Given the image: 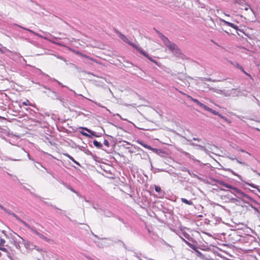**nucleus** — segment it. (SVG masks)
I'll list each match as a JSON object with an SVG mask.
<instances>
[{
	"mask_svg": "<svg viewBox=\"0 0 260 260\" xmlns=\"http://www.w3.org/2000/svg\"><path fill=\"white\" fill-rule=\"evenodd\" d=\"M159 37L163 42L164 45L172 52L175 55L178 56L181 54V50L178 46L174 43L171 42L168 38L161 32L157 31Z\"/></svg>",
	"mask_w": 260,
	"mask_h": 260,
	"instance_id": "1",
	"label": "nucleus"
},
{
	"mask_svg": "<svg viewBox=\"0 0 260 260\" xmlns=\"http://www.w3.org/2000/svg\"><path fill=\"white\" fill-rule=\"evenodd\" d=\"M6 213L11 215L14 217L16 218V219L19 221L20 222L22 223L31 232L34 233L35 235H37L39 237H40L41 239H42L44 240H45L47 242H49L50 241V239L46 237L43 235L41 234L40 233H39L38 231L36 230V229L33 227L30 226L29 224H28L24 220L21 219L17 215H16L15 213H12L11 211L7 210V211H4Z\"/></svg>",
	"mask_w": 260,
	"mask_h": 260,
	"instance_id": "2",
	"label": "nucleus"
},
{
	"mask_svg": "<svg viewBox=\"0 0 260 260\" xmlns=\"http://www.w3.org/2000/svg\"><path fill=\"white\" fill-rule=\"evenodd\" d=\"M116 34L118 35L119 37L124 42L128 44L129 45L132 46L133 47L136 48L137 50H138L139 48V47L137 45H136L135 44L133 43V42H131L124 35L121 34L119 31L117 30L116 31Z\"/></svg>",
	"mask_w": 260,
	"mask_h": 260,
	"instance_id": "3",
	"label": "nucleus"
},
{
	"mask_svg": "<svg viewBox=\"0 0 260 260\" xmlns=\"http://www.w3.org/2000/svg\"><path fill=\"white\" fill-rule=\"evenodd\" d=\"M215 181L219 185H222L228 188L232 189L235 192H236L238 194L242 193L241 191L240 190H239V189H238L237 188L233 187L230 184H226L221 180H216Z\"/></svg>",
	"mask_w": 260,
	"mask_h": 260,
	"instance_id": "4",
	"label": "nucleus"
},
{
	"mask_svg": "<svg viewBox=\"0 0 260 260\" xmlns=\"http://www.w3.org/2000/svg\"><path fill=\"white\" fill-rule=\"evenodd\" d=\"M182 239L187 244V245L190 248L193 249L196 251L197 256H198L199 257H200L201 258H203L204 257L203 254L200 251H199L197 249V248L196 247V246L194 245H193V244H191V243H190L188 241H186L183 238H182Z\"/></svg>",
	"mask_w": 260,
	"mask_h": 260,
	"instance_id": "5",
	"label": "nucleus"
},
{
	"mask_svg": "<svg viewBox=\"0 0 260 260\" xmlns=\"http://www.w3.org/2000/svg\"><path fill=\"white\" fill-rule=\"evenodd\" d=\"M231 96H242V95H245L244 93L241 91V90L237 89L235 88H233L231 89Z\"/></svg>",
	"mask_w": 260,
	"mask_h": 260,
	"instance_id": "6",
	"label": "nucleus"
},
{
	"mask_svg": "<svg viewBox=\"0 0 260 260\" xmlns=\"http://www.w3.org/2000/svg\"><path fill=\"white\" fill-rule=\"evenodd\" d=\"M137 50H138L141 53V54H142L144 56L147 57L149 60H150L152 62H153L156 65L158 66V62L156 60L153 59L152 57L149 56V55L147 53H146L145 51H144L140 47H139Z\"/></svg>",
	"mask_w": 260,
	"mask_h": 260,
	"instance_id": "7",
	"label": "nucleus"
},
{
	"mask_svg": "<svg viewBox=\"0 0 260 260\" xmlns=\"http://www.w3.org/2000/svg\"><path fill=\"white\" fill-rule=\"evenodd\" d=\"M137 142H138V143L140 144L141 145H142V146H143L144 147H145L148 149L151 150L154 152H157V150L156 149L153 148L151 147L150 146L144 144L141 141L138 140V141H137Z\"/></svg>",
	"mask_w": 260,
	"mask_h": 260,
	"instance_id": "8",
	"label": "nucleus"
},
{
	"mask_svg": "<svg viewBox=\"0 0 260 260\" xmlns=\"http://www.w3.org/2000/svg\"><path fill=\"white\" fill-rule=\"evenodd\" d=\"M5 243H6V241L4 239L1 238H0V250H2V251L7 252L8 250L5 247Z\"/></svg>",
	"mask_w": 260,
	"mask_h": 260,
	"instance_id": "9",
	"label": "nucleus"
},
{
	"mask_svg": "<svg viewBox=\"0 0 260 260\" xmlns=\"http://www.w3.org/2000/svg\"><path fill=\"white\" fill-rule=\"evenodd\" d=\"M154 189H155V190L159 193V197L160 198H163L165 196V192L164 191H162L161 189V188L158 186H157V185H154Z\"/></svg>",
	"mask_w": 260,
	"mask_h": 260,
	"instance_id": "10",
	"label": "nucleus"
},
{
	"mask_svg": "<svg viewBox=\"0 0 260 260\" xmlns=\"http://www.w3.org/2000/svg\"><path fill=\"white\" fill-rule=\"evenodd\" d=\"M219 20L222 22H223L225 24L227 25L228 26H230L235 29H238V26H236V25L234 24L233 23H231V22H229L228 21H226L222 19H220Z\"/></svg>",
	"mask_w": 260,
	"mask_h": 260,
	"instance_id": "11",
	"label": "nucleus"
},
{
	"mask_svg": "<svg viewBox=\"0 0 260 260\" xmlns=\"http://www.w3.org/2000/svg\"><path fill=\"white\" fill-rule=\"evenodd\" d=\"M225 170H226V171H228V172H231V173L232 174H233L234 175H235V176H236L238 177L239 178V179H240V180L242 181V177H241L240 175H238V174H237L236 172H234L233 170H232V169H230V168H228V169H225Z\"/></svg>",
	"mask_w": 260,
	"mask_h": 260,
	"instance_id": "12",
	"label": "nucleus"
},
{
	"mask_svg": "<svg viewBox=\"0 0 260 260\" xmlns=\"http://www.w3.org/2000/svg\"><path fill=\"white\" fill-rule=\"evenodd\" d=\"M204 110L212 113L214 115H218V112L216 111L215 110H214L212 109L211 108L207 107V106L205 107Z\"/></svg>",
	"mask_w": 260,
	"mask_h": 260,
	"instance_id": "13",
	"label": "nucleus"
},
{
	"mask_svg": "<svg viewBox=\"0 0 260 260\" xmlns=\"http://www.w3.org/2000/svg\"><path fill=\"white\" fill-rule=\"evenodd\" d=\"M83 129L88 132V133L89 134H88L89 135V136H88L89 137H96V135L94 132H93V131L88 129L87 128H83Z\"/></svg>",
	"mask_w": 260,
	"mask_h": 260,
	"instance_id": "14",
	"label": "nucleus"
},
{
	"mask_svg": "<svg viewBox=\"0 0 260 260\" xmlns=\"http://www.w3.org/2000/svg\"><path fill=\"white\" fill-rule=\"evenodd\" d=\"M220 92H222V94H223L224 95H225L226 96H231V89L228 90H220Z\"/></svg>",
	"mask_w": 260,
	"mask_h": 260,
	"instance_id": "15",
	"label": "nucleus"
},
{
	"mask_svg": "<svg viewBox=\"0 0 260 260\" xmlns=\"http://www.w3.org/2000/svg\"><path fill=\"white\" fill-rule=\"evenodd\" d=\"M93 143V145L98 148H102L103 147L102 144L96 140H94Z\"/></svg>",
	"mask_w": 260,
	"mask_h": 260,
	"instance_id": "16",
	"label": "nucleus"
},
{
	"mask_svg": "<svg viewBox=\"0 0 260 260\" xmlns=\"http://www.w3.org/2000/svg\"><path fill=\"white\" fill-rule=\"evenodd\" d=\"M181 201L186 204H187V205H192L193 204V203L192 201H188L187 200H186V199L185 198H181Z\"/></svg>",
	"mask_w": 260,
	"mask_h": 260,
	"instance_id": "17",
	"label": "nucleus"
},
{
	"mask_svg": "<svg viewBox=\"0 0 260 260\" xmlns=\"http://www.w3.org/2000/svg\"><path fill=\"white\" fill-rule=\"evenodd\" d=\"M194 103H196L199 106H200V107H201L202 108H203L204 109H205V107L206 106V105H205L203 103H201L200 101H199L197 99L195 100Z\"/></svg>",
	"mask_w": 260,
	"mask_h": 260,
	"instance_id": "18",
	"label": "nucleus"
},
{
	"mask_svg": "<svg viewBox=\"0 0 260 260\" xmlns=\"http://www.w3.org/2000/svg\"><path fill=\"white\" fill-rule=\"evenodd\" d=\"M194 103H196L199 106H200V107H201L202 108H203L204 109H205V107L206 106V105H205L203 103H201L200 101H199L197 99L195 100Z\"/></svg>",
	"mask_w": 260,
	"mask_h": 260,
	"instance_id": "19",
	"label": "nucleus"
},
{
	"mask_svg": "<svg viewBox=\"0 0 260 260\" xmlns=\"http://www.w3.org/2000/svg\"><path fill=\"white\" fill-rule=\"evenodd\" d=\"M64 155L67 156L69 159H70L72 161H73L74 163H75L76 164H77V165L78 166H80V164L78 162H77V161H76L74 158L73 157H72L71 155H70L69 154H64Z\"/></svg>",
	"mask_w": 260,
	"mask_h": 260,
	"instance_id": "20",
	"label": "nucleus"
},
{
	"mask_svg": "<svg viewBox=\"0 0 260 260\" xmlns=\"http://www.w3.org/2000/svg\"><path fill=\"white\" fill-rule=\"evenodd\" d=\"M81 55L86 58H87L88 59H90V60H92V61H93L94 62H95L96 63H99L96 60H95L94 59L89 57V56H87L86 55H85V54H81Z\"/></svg>",
	"mask_w": 260,
	"mask_h": 260,
	"instance_id": "21",
	"label": "nucleus"
},
{
	"mask_svg": "<svg viewBox=\"0 0 260 260\" xmlns=\"http://www.w3.org/2000/svg\"><path fill=\"white\" fill-rule=\"evenodd\" d=\"M182 78H184L185 80H187L188 79H192V78L189 77V76H186L185 75H182L181 76H180L179 77H178V79H179L180 80H182Z\"/></svg>",
	"mask_w": 260,
	"mask_h": 260,
	"instance_id": "22",
	"label": "nucleus"
},
{
	"mask_svg": "<svg viewBox=\"0 0 260 260\" xmlns=\"http://www.w3.org/2000/svg\"><path fill=\"white\" fill-rule=\"evenodd\" d=\"M21 28H22L23 29H25V30H26L28 31H29L31 33H32L33 34H34L35 35H36V36H40V37H41L40 35H39L38 34L35 32V31H32V30L31 29H29L28 28H24V27H21Z\"/></svg>",
	"mask_w": 260,
	"mask_h": 260,
	"instance_id": "23",
	"label": "nucleus"
},
{
	"mask_svg": "<svg viewBox=\"0 0 260 260\" xmlns=\"http://www.w3.org/2000/svg\"><path fill=\"white\" fill-rule=\"evenodd\" d=\"M235 3H238L241 6L245 5V4L244 0H235Z\"/></svg>",
	"mask_w": 260,
	"mask_h": 260,
	"instance_id": "24",
	"label": "nucleus"
},
{
	"mask_svg": "<svg viewBox=\"0 0 260 260\" xmlns=\"http://www.w3.org/2000/svg\"><path fill=\"white\" fill-rule=\"evenodd\" d=\"M237 67L239 68L244 73H245V74H246L247 75L250 76V75L248 74L244 70L243 68L240 66L239 64H237Z\"/></svg>",
	"mask_w": 260,
	"mask_h": 260,
	"instance_id": "25",
	"label": "nucleus"
},
{
	"mask_svg": "<svg viewBox=\"0 0 260 260\" xmlns=\"http://www.w3.org/2000/svg\"><path fill=\"white\" fill-rule=\"evenodd\" d=\"M22 105L25 106H31V104L30 103L29 101L28 100H26L25 101L22 102Z\"/></svg>",
	"mask_w": 260,
	"mask_h": 260,
	"instance_id": "26",
	"label": "nucleus"
},
{
	"mask_svg": "<svg viewBox=\"0 0 260 260\" xmlns=\"http://www.w3.org/2000/svg\"><path fill=\"white\" fill-rule=\"evenodd\" d=\"M190 144L192 146H197V147H198L199 148H201V149H203L204 148L203 146H201L200 145H198V144H194V143H192V142H191L190 143Z\"/></svg>",
	"mask_w": 260,
	"mask_h": 260,
	"instance_id": "27",
	"label": "nucleus"
},
{
	"mask_svg": "<svg viewBox=\"0 0 260 260\" xmlns=\"http://www.w3.org/2000/svg\"><path fill=\"white\" fill-rule=\"evenodd\" d=\"M182 153L185 155V156H186L187 157L190 158H191V159H193L192 158V156H191L189 153H188V152H182Z\"/></svg>",
	"mask_w": 260,
	"mask_h": 260,
	"instance_id": "28",
	"label": "nucleus"
},
{
	"mask_svg": "<svg viewBox=\"0 0 260 260\" xmlns=\"http://www.w3.org/2000/svg\"><path fill=\"white\" fill-rule=\"evenodd\" d=\"M23 242V243L25 245V246H26L29 243V242L27 241H26L25 240H24L22 237H21L20 236H18Z\"/></svg>",
	"mask_w": 260,
	"mask_h": 260,
	"instance_id": "29",
	"label": "nucleus"
},
{
	"mask_svg": "<svg viewBox=\"0 0 260 260\" xmlns=\"http://www.w3.org/2000/svg\"><path fill=\"white\" fill-rule=\"evenodd\" d=\"M68 188L69 189H70L72 192L75 193L77 196H80L79 193L78 192H77L76 190H75L73 188H71L70 187H68Z\"/></svg>",
	"mask_w": 260,
	"mask_h": 260,
	"instance_id": "30",
	"label": "nucleus"
},
{
	"mask_svg": "<svg viewBox=\"0 0 260 260\" xmlns=\"http://www.w3.org/2000/svg\"><path fill=\"white\" fill-rule=\"evenodd\" d=\"M104 144L107 147H109V141L106 140V139H105L104 141Z\"/></svg>",
	"mask_w": 260,
	"mask_h": 260,
	"instance_id": "31",
	"label": "nucleus"
},
{
	"mask_svg": "<svg viewBox=\"0 0 260 260\" xmlns=\"http://www.w3.org/2000/svg\"><path fill=\"white\" fill-rule=\"evenodd\" d=\"M242 6L244 7V9L245 10H248L250 7L249 6L247 5L246 3L245 4V5H243Z\"/></svg>",
	"mask_w": 260,
	"mask_h": 260,
	"instance_id": "32",
	"label": "nucleus"
},
{
	"mask_svg": "<svg viewBox=\"0 0 260 260\" xmlns=\"http://www.w3.org/2000/svg\"><path fill=\"white\" fill-rule=\"evenodd\" d=\"M186 96L188 99H189L193 102H194L195 100H196V99H194L192 97H191L190 95H187Z\"/></svg>",
	"mask_w": 260,
	"mask_h": 260,
	"instance_id": "33",
	"label": "nucleus"
},
{
	"mask_svg": "<svg viewBox=\"0 0 260 260\" xmlns=\"http://www.w3.org/2000/svg\"><path fill=\"white\" fill-rule=\"evenodd\" d=\"M186 96L188 99H189L193 102H194L195 100H196V99H194L192 97H191L190 95H187Z\"/></svg>",
	"mask_w": 260,
	"mask_h": 260,
	"instance_id": "34",
	"label": "nucleus"
},
{
	"mask_svg": "<svg viewBox=\"0 0 260 260\" xmlns=\"http://www.w3.org/2000/svg\"><path fill=\"white\" fill-rule=\"evenodd\" d=\"M186 96L188 99H189L193 102H194L195 100H196V99H194L192 97H191L190 95H187Z\"/></svg>",
	"mask_w": 260,
	"mask_h": 260,
	"instance_id": "35",
	"label": "nucleus"
},
{
	"mask_svg": "<svg viewBox=\"0 0 260 260\" xmlns=\"http://www.w3.org/2000/svg\"><path fill=\"white\" fill-rule=\"evenodd\" d=\"M105 215L106 216L110 217V216H111L112 215V213L110 212H105Z\"/></svg>",
	"mask_w": 260,
	"mask_h": 260,
	"instance_id": "36",
	"label": "nucleus"
},
{
	"mask_svg": "<svg viewBox=\"0 0 260 260\" xmlns=\"http://www.w3.org/2000/svg\"><path fill=\"white\" fill-rule=\"evenodd\" d=\"M237 150L239 151L240 152H246V153L248 154L249 155H250V154L249 153L246 152L244 150H243L242 149H237Z\"/></svg>",
	"mask_w": 260,
	"mask_h": 260,
	"instance_id": "37",
	"label": "nucleus"
},
{
	"mask_svg": "<svg viewBox=\"0 0 260 260\" xmlns=\"http://www.w3.org/2000/svg\"><path fill=\"white\" fill-rule=\"evenodd\" d=\"M217 115L219 117H220V118H222L223 119L226 120V118L225 116H224L222 115L221 114H220V113H218V115Z\"/></svg>",
	"mask_w": 260,
	"mask_h": 260,
	"instance_id": "38",
	"label": "nucleus"
},
{
	"mask_svg": "<svg viewBox=\"0 0 260 260\" xmlns=\"http://www.w3.org/2000/svg\"><path fill=\"white\" fill-rule=\"evenodd\" d=\"M236 161H237V162L238 163H239V164H241V165H246L245 162H243V161H241V160H239V159H237V160H236Z\"/></svg>",
	"mask_w": 260,
	"mask_h": 260,
	"instance_id": "39",
	"label": "nucleus"
},
{
	"mask_svg": "<svg viewBox=\"0 0 260 260\" xmlns=\"http://www.w3.org/2000/svg\"><path fill=\"white\" fill-rule=\"evenodd\" d=\"M0 208L2 209L4 211H7V209H6L4 206L0 204Z\"/></svg>",
	"mask_w": 260,
	"mask_h": 260,
	"instance_id": "40",
	"label": "nucleus"
},
{
	"mask_svg": "<svg viewBox=\"0 0 260 260\" xmlns=\"http://www.w3.org/2000/svg\"><path fill=\"white\" fill-rule=\"evenodd\" d=\"M14 245L15 246V247H16L17 248H20V246H19V244H18V243H16V242H15V243H14Z\"/></svg>",
	"mask_w": 260,
	"mask_h": 260,
	"instance_id": "41",
	"label": "nucleus"
},
{
	"mask_svg": "<svg viewBox=\"0 0 260 260\" xmlns=\"http://www.w3.org/2000/svg\"><path fill=\"white\" fill-rule=\"evenodd\" d=\"M228 157L231 159V160H237V158L235 157H231V156H228Z\"/></svg>",
	"mask_w": 260,
	"mask_h": 260,
	"instance_id": "42",
	"label": "nucleus"
},
{
	"mask_svg": "<svg viewBox=\"0 0 260 260\" xmlns=\"http://www.w3.org/2000/svg\"><path fill=\"white\" fill-rule=\"evenodd\" d=\"M214 90L215 92H217L218 93L222 94V92H220V90L214 89Z\"/></svg>",
	"mask_w": 260,
	"mask_h": 260,
	"instance_id": "43",
	"label": "nucleus"
},
{
	"mask_svg": "<svg viewBox=\"0 0 260 260\" xmlns=\"http://www.w3.org/2000/svg\"><path fill=\"white\" fill-rule=\"evenodd\" d=\"M19 152L20 153H23V152H26L23 148H20L19 149Z\"/></svg>",
	"mask_w": 260,
	"mask_h": 260,
	"instance_id": "44",
	"label": "nucleus"
},
{
	"mask_svg": "<svg viewBox=\"0 0 260 260\" xmlns=\"http://www.w3.org/2000/svg\"><path fill=\"white\" fill-rule=\"evenodd\" d=\"M81 134H82L83 136H87V137L89 136V135L88 134L86 133L81 132Z\"/></svg>",
	"mask_w": 260,
	"mask_h": 260,
	"instance_id": "45",
	"label": "nucleus"
},
{
	"mask_svg": "<svg viewBox=\"0 0 260 260\" xmlns=\"http://www.w3.org/2000/svg\"><path fill=\"white\" fill-rule=\"evenodd\" d=\"M37 165H39V166H40V167H41L43 168L45 170H47V169H46L45 167H44L42 165V164H40V163H39V162H37Z\"/></svg>",
	"mask_w": 260,
	"mask_h": 260,
	"instance_id": "46",
	"label": "nucleus"
},
{
	"mask_svg": "<svg viewBox=\"0 0 260 260\" xmlns=\"http://www.w3.org/2000/svg\"><path fill=\"white\" fill-rule=\"evenodd\" d=\"M35 248L37 250H38V251H42V250L41 249H40L39 247H37V246H35Z\"/></svg>",
	"mask_w": 260,
	"mask_h": 260,
	"instance_id": "47",
	"label": "nucleus"
},
{
	"mask_svg": "<svg viewBox=\"0 0 260 260\" xmlns=\"http://www.w3.org/2000/svg\"><path fill=\"white\" fill-rule=\"evenodd\" d=\"M55 81H56L59 84L61 85L62 87H64L63 85H62L60 82L56 80H54Z\"/></svg>",
	"mask_w": 260,
	"mask_h": 260,
	"instance_id": "48",
	"label": "nucleus"
},
{
	"mask_svg": "<svg viewBox=\"0 0 260 260\" xmlns=\"http://www.w3.org/2000/svg\"><path fill=\"white\" fill-rule=\"evenodd\" d=\"M193 140H194V141H200V139H199L198 138H193Z\"/></svg>",
	"mask_w": 260,
	"mask_h": 260,
	"instance_id": "49",
	"label": "nucleus"
},
{
	"mask_svg": "<svg viewBox=\"0 0 260 260\" xmlns=\"http://www.w3.org/2000/svg\"><path fill=\"white\" fill-rule=\"evenodd\" d=\"M11 160H14V161H20L21 160V159H10Z\"/></svg>",
	"mask_w": 260,
	"mask_h": 260,
	"instance_id": "50",
	"label": "nucleus"
},
{
	"mask_svg": "<svg viewBox=\"0 0 260 260\" xmlns=\"http://www.w3.org/2000/svg\"><path fill=\"white\" fill-rule=\"evenodd\" d=\"M252 208L254 209V210L255 211H256V212H259V211H258V210L256 208L254 207H252Z\"/></svg>",
	"mask_w": 260,
	"mask_h": 260,
	"instance_id": "51",
	"label": "nucleus"
},
{
	"mask_svg": "<svg viewBox=\"0 0 260 260\" xmlns=\"http://www.w3.org/2000/svg\"><path fill=\"white\" fill-rule=\"evenodd\" d=\"M94 103H95V104H96L98 106L101 107H103V106H102L101 105V104H100V103H96V102H94Z\"/></svg>",
	"mask_w": 260,
	"mask_h": 260,
	"instance_id": "52",
	"label": "nucleus"
},
{
	"mask_svg": "<svg viewBox=\"0 0 260 260\" xmlns=\"http://www.w3.org/2000/svg\"><path fill=\"white\" fill-rule=\"evenodd\" d=\"M254 172L256 173V174L260 176V173H257L256 171H254Z\"/></svg>",
	"mask_w": 260,
	"mask_h": 260,
	"instance_id": "53",
	"label": "nucleus"
},
{
	"mask_svg": "<svg viewBox=\"0 0 260 260\" xmlns=\"http://www.w3.org/2000/svg\"><path fill=\"white\" fill-rule=\"evenodd\" d=\"M27 156H28V157L29 159H31V158H30V155H29V154L28 153H27Z\"/></svg>",
	"mask_w": 260,
	"mask_h": 260,
	"instance_id": "54",
	"label": "nucleus"
},
{
	"mask_svg": "<svg viewBox=\"0 0 260 260\" xmlns=\"http://www.w3.org/2000/svg\"><path fill=\"white\" fill-rule=\"evenodd\" d=\"M27 156H28V157L29 159H31V158H30V155H29V154L28 153H27Z\"/></svg>",
	"mask_w": 260,
	"mask_h": 260,
	"instance_id": "55",
	"label": "nucleus"
},
{
	"mask_svg": "<svg viewBox=\"0 0 260 260\" xmlns=\"http://www.w3.org/2000/svg\"><path fill=\"white\" fill-rule=\"evenodd\" d=\"M116 115L120 117V118L122 119L121 116L119 114H117Z\"/></svg>",
	"mask_w": 260,
	"mask_h": 260,
	"instance_id": "56",
	"label": "nucleus"
},
{
	"mask_svg": "<svg viewBox=\"0 0 260 260\" xmlns=\"http://www.w3.org/2000/svg\"><path fill=\"white\" fill-rule=\"evenodd\" d=\"M58 58L61 59H63V60L65 61V59H63V58L62 57H58Z\"/></svg>",
	"mask_w": 260,
	"mask_h": 260,
	"instance_id": "57",
	"label": "nucleus"
},
{
	"mask_svg": "<svg viewBox=\"0 0 260 260\" xmlns=\"http://www.w3.org/2000/svg\"><path fill=\"white\" fill-rule=\"evenodd\" d=\"M2 233H3V234H4L6 236H7V235L6 234L5 232L4 231H2Z\"/></svg>",
	"mask_w": 260,
	"mask_h": 260,
	"instance_id": "58",
	"label": "nucleus"
},
{
	"mask_svg": "<svg viewBox=\"0 0 260 260\" xmlns=\"http://www.w3.org/2000/svg\"><path fill=\"white\" fill-rule=\"evenodd\" d=\"M249 185L253 187H254V185L253 184H249Z\"/></svg>",
	"mask_w": 260,
	"mask_h": 260,
	"instance_id": "59",
	"label": "nucleus"
},
{
	"mask_svg": "<svg viewBox=\"0 0 260 260\" xmlns=\"http://www.w3.org/2000/svg\"><path fill=\"white\" fill-rule=\"evenodd\" d=\"M50 206H51L52 207H54L55 209H58V208H57V207H54V206H52V205H50Z\"/></svg>",
	"mask_w": 260,
	"mask_h": 260,
	"instance_id": "60",
	"label": "nucleus"
},
{
	"mask_svg": "<svg viewBox=\"0 0 260 260\" xmlns=\"http://www.w3.org/2000/svg\"><path fill=\"white\" fill-rule=\"evenodd\" d=\"M35 166L36 168L39 169V167H38V166L37 165L35 164Z\"/></svg>",
	"mask_w": 260,
	"mask_h": 260,
	"instance_id": "61",
	"label": "nucleus"
},
{
	"mask_svg": "<svg viewBox=\"0 0 260 260\" xmlns=\"http://www.w3.org/2000/svg\"><path fill=\"white\" fill-rule=\"evenodd\" d=\"M184 236H185V238H187V237L188 236L187 234H186V235L184 234Z\"/></svg>",
	"mask_w": 260,
	"mask_h": 260,
	"instance_id": "62",
	"label": "nucleus"
},
{
	"mask_svg": "<svg viewBox=\"0 0 260 260\" xmlns=\"http://www.w3.org/2000/svg\"><path fill=\"white\" fill-rule=\"evenodd\" d=\"M206 80L207 81H211V79L210 78H209V79H207Z\"/></svg>",
	"mask_w": 260,
	"mask_h": 260,
	"instance_id": "63",
	"label": "nucleus"
},
{
	"mask_svg": "<svg viewBox=\"0 0 260 260\" xmlns=\"http://www.w3.org/2000/svg\"><path fill=\"white\" fill-rule=\"evenodd\" d=\"M256 129L257 131H260V128H256Z\"/></svg>",
	"mask_w": 260,
	"mask_h": 260,
	"instance_id": "64",
	"label": "nucleus"
}]
</instances>
